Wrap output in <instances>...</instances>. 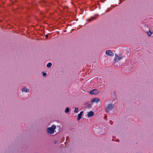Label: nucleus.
<instances>
[{
	"label": "nucleus",
	"instance_id": "f257e3e1",
	"mask_svg": "<svg viewBox=\"0 0 153 153\" xmlns=\"http://www.w3.org/2000/svg\"><path fill=\"white\" fill-rule=\"evenodd\" d=\"M115 106L112 103L108 104L105 108L106 112L108 114H110L111 111L114 110Z\"/></svg>",
	"mask_w": 153,
	"mask_h": 153
},
{
	"label": "nucleus",
	"instance_id": "f03ea898",
	"mask_svg": "<svg viewBox=\"0 0 153 153\" xmlns=\"http://www.w3.org/2000/svg\"><path fill=\"white\" fill-rule=\"evenodd\" d=\"M56 128V126H55L54 125L52 126L51 127L48 128L47 131L48 133L50 134H53Z\"/></svg>",
	"mask_w": 153,
	"mask_h": 153
},
{
	"label": "nucleus",
	"instance_id": "7ed1b4c3",
	"mask_svg": "<svg viewBox=\"0 0 153 153\" xmlns=\"http://www.w3.org/2000/svg\"><path fill=\"white\" fill-rule=\"evenodd\" d=\"M105 54L107 56L112 57L114 55V53L110 50H107L105 52Z\"/></svg>",
	"mask_w": 153,
	"mask_h": 153
},
{
	"label": "nucleus",
	"instance_id": "20e7f679",
	"mask_svg": "<svg viewBox=\"0 0 153 153\" xmlns=\"http://www.w3.org/2000/svg\"><path fill=\"white\" fill-rule=\"evenodd\" d=\"M122 58V56L121 55L119 54L118 55L117 54H116L115 61H116L119 62V61Z\"/></svg>",
	"mask_w": 153,
	"mask_h": 153
},
{
	"label": "nucleus",
	"instance_id": "39448f33",
	"mask_svg": "<svg viewBox=\"0 0 153 153\" xmlns=\"http://www.w3.org/2000/svg\"><path fill=\"white\" fill-rule=\"evenodd\" d=\"M100 101V100L98 98H94L91 99V102L92 103L96 102L98 103Z\"/></svg>",
	"mask_w": 153,
	"mask_h": 153
},
{
	"label": "nucleus",
	"instance_id": "423d86ee",
	"mask_svg": "<svg viewBox=\"0 0 153 153\" xmlns=\"http://www.w3.org/2000/svg\"><path fill=\"white\" fill-rule=\"evenodd\" d=\"M94 112L92 111H90L88 112L87 116L88 117H89L93 116L94 115Z\"/></svg>",
	"mask_w": 153,
	"mask_h": 153
},
{
	"label": "nucleus",
	"instance_id": "0eeeda50",
	"mask_svg": "<svg viewBox=\"0 0 153 153\" xmlns=\"http://www.w3.org/2000/svg\"><path fill=\"white\" fill-rule=\"evenodd\" d=\"M84 105L86 108H89L91 106V104L89 103V102H85L84 103Z\"/></svg>",
	"mask_w": 153,
	"mask_h": 153
},
{
	"label": "nucleus",
	"instance_id": "6e6552de",
	"mask_svg": "<svg viewBox=\"0 0 153 153\" xmlns=\"http://www.w3.org/2000/svg\"><path fill=\"white\" fill-rule=\"evenodd\" d=\"M22 90L23 92H28L29 91V90L26 87H24Z\"/></svg>",
	"mask_w": 153,
	"mask_h": 153
},
{
	"label": "nucleus",
	"instance_id": "1a4fd4ad",
	"mask_svg": "<svg viewBox=\"0 0 153 153\" xmlns=\"http://www.w3.org/2000/svg\"><path fill=\"white\" fill-rule=\"evenodd\" d=\"M119 62L118 61H115V62L114 63V66H117V67H120V65L119 64H118Z\"/></svg>",
	"mask_w": 153,
	"mask_h": 153
},
{
	"label": "nucleus",
	"instance_id": "9d476101",
	"mask_svg": "<svg viewBox=\"0 0 153 153\" xmlns=\"http://www.w3.org/2000/svg\"><path fill=\"white\" fill-rule=\"evenodd\" d=\"M93 90L94 91V94H98L100 92V91H98L97 89H94Z\"/></svg>",
	"mask_w": 153,
	"mask_h": 153
},
{
	"label": "nucleus",
	"instance_id": "9b49d317",
	"mask_svg": "<svg viewBox=\"0 0 153 153\" xmlns=\"http://www.w3.org/2000/svg\"><path fill=\"white\" fill-rule=\"evenodd\" d=\"M52 64L51 62H49L48 63V64L47 65V66L48 68H50L52 66Z\"/></svg>",
	"mask_w": 153,
	"mask_h": 153
},
{
	"label": "nucleus",
	"instance_id": "f8f14e48",
	"mask_svg": "<svg viewBox=\"0 0 153 153\" xmlns=\"http://www.w3.org/2000/svg\"><path fill=\"white\" fill-rule=\"evenodd\" d=\"M82 115H81L79 114H78V117L77 118V120H79L81 118Z\"/></svg>",
	"mask_w": 153,
	"mask_h": 153
},
{
	"label": "nucleus",
	"instance_id": "ddd939ff",
	"mask_svg": "<svg viewBox=\"0 0 153 153\" xmlns=\"http://www.w3.org/2000/svg\"><path fill=\"white\" fill-rule=\"evenodd\" d=\"M69 111V108H67L65 110V112L66 113H68Z\"/></svg>",
	"mask_w": 153,
	"mask_h": 153
},
{
	"label": "nucleus",
	"instance_id": "4468645a",
	"mask_svg": "<svg viewBox=\"0 0 153 153\" xmlns=\"http://www.w3.org/2000/svg\"><path fill=\"white\" fill-rule=\"evenodd\" d=\"M78 109L79 108L78 107H76L74 111V112L76 113H77L78 111Z\"/></svg>",
	"mask_w": 153,
	"mask_h": 153
},
{
	"label": "nucleus",
	"instance_id": "2eb2a0df",
	"mask_svg": "<svg viewBox=\"0 0 153 153\" xmlns=\"http://www.w3.org/2000/svg\"><path fill=\"white\" fill-rule=\"evenodd\" d=\"M152 32H151L150 30L149 31V32H147L149 36H150L152 34Z\"/></svg>",
	"mask_w": 153,
	"mask_h": 153
},
{
	"label": "nucleus",
	"instance_id": "dca6fc26",
	"mask_svg": "<svg viewBox=\"0 0 153 153\" xmlns=\"http://www.w3.org/2000/svg\"><path fill=\"white\" fill-rule=\"evenodd\" d=\"M96 19V17H91L90 19H89V21L90 22V21H91V20H92L94 19Z\"/></svg>",
	"mask_w": 153,
	"mask_h": 153
},
{
	"label": "nucleus",
	"instance_id": "f3484780",
	"mask_svg": "<svg viewBox=\"0 0 153 153\" xmlns=\"http://www.w3.org/2000/svg\"><path fill=\"white\" fill-rule=\"evenodd\" d=\"M90 94H94V92L93 90H92L89 92Z\"/></svg>",
	"mask_w": 153,
	"mask_h": 153
},
{
	"label": "nucleus",
	"instance_id": "a211bd4d",
	"mask_svg": "<svg viewBox=\"0 0 153 153\" xmlns=\"http://www.w3.org/2000/svg\"><path fill=\"white\" fill-rule=\"evenodd\" d=\"M43 76H46V73H44L43 74Z\"/></svg>",
	"mask_w": 153,
	"mask_h": 153
},
{
	"label": "nucleus",
	"instance_id": "6ab92c4d",
	"mask_svg": "<svg viewBox=\"0 0 153 153\" xmlns=\"http://www.w3.org/2000/svg\"><path fill=\"white\" fill-rule=\"evenodd\" d=\"M83 113V111H82L79 114L81 115H82Z\"/></svg>",
	"mask_w": 153,
	"mask_h": 153
},
{
	"label": "nucleus",
	"instance_id": "aec40b11",
	"mask_svg": "<svg viewBox=\"0 0 153 153\" xmlns=\"http://www.w3.org/2000/svg\"><path fill=\"white\" fill-rule=\"evenodd\" d=\"M46 38L47 39L48 37V35H45Z\"/></svg>",
	"mask_w": 153,
	"mask_h": 153
},
{
	"label": "nucleus",
	"instance_id": "412c9836",
	"mask_svg": "<svg viewBox=\"0 0 153 153\" xmlns=\"http://www.w3.org/2000/svg\"><path fill=\"white\" fill-rule=\"evenodd\" d=\"M43 3L44 4H45V1H43Z\"/></svg>",
	"mask_w": 153,
	"mask_h": 153
},
{
	"label": "nucleus",
	"instance_id": "4be33fe9",
	"mask_svg": "<svg viewBox=\"0 0 153 153\" xmlns=\"http://www.w3.org/2000/svg\"><path fill=\"white\" fill-rule=\"evenodd\" d=\"M102 81H103V82H104V81L103 80H102Z\"/></svg>",
	"mask_w": 153,
	"mask_h": 153
}]
</instances>
